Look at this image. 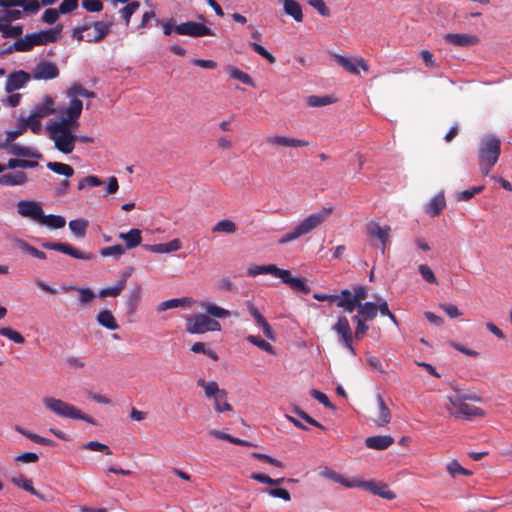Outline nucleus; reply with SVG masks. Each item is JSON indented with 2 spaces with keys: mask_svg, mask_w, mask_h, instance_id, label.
<instances>
[{
  "mask_svg": "<svg viewBox=\"0 0 512 512\" xmlns=\"http://www.w3.org/2000/svg\"><path fill=\"white\" fill-rule=\"evenodd\" d=\"M175 33L190 37L213 36L214 31L200 22L187 21L175 26Z\"/></svg>",
  "mask_w": 512,
  "mask_h": 512,
  "instance_id": "nucleus-10",
  "label": "nucleus"
},
{
  "mask_svg": "<svg viewBox=\"0 0 512 512\" xmlns=\"http://www.w3.org/2000/svg\"><path fill=\"white\" fill-rule=\"evenodd\" d=\"M97 322L99 325L109 330H117L119 328L115 317L109 310L100 311L97 315Z\"/></svg>",
  "mask_w": 512,
  "mask_h": 512,
  "instance_id": "nucleus-37",
  "label": "nucleus"
},
{
  "mask_svg": "<svg viewBox=\"0 0 512 512\" xmlns=\"http://www.w3.org/2000/svg\"><path fill=\"white\" fill-rule=\"evenodd\" d=\"M284 12L291 16L296 22H302L303 13L301 5L296 0L283 1Z\"/></svg>",
  "mask_w": 512,
  "mask_h": 512,
  "instance_id": "nucleus-34",
  "label": "nucleus"
},
{
  "mask_svg": "<svg viewBox=\"0 0 512 512\" xmlns=\"http://www.w3.org/2000/svg\"><path fill=\"white\" fill-rule=\"evenodd\" d=\"M335 59L340 66H342L346 71L350 72L351 74L358 75L360 73L359 68H361L363 71H368L369 69L366 61L362 58L357 60V64L353 63L347 57L341 55H337Z\"/></svg>",
  "mask_w": 512,
  "mask_h": 512,
  "instance_id": "nucleus-25",
  "label": "nucleus"
},
{
  "mask_svg": "<svg viewBox=\"0 0 512 512\" xmlns=\"http://www.w3.org/2000/svg\"><path fill=\"white\" fill-rule=\"evenodd\" d=\"M42 246L45 249L58 251L76 259L90 260L94 257L92 253L83 252L67 243L45 242Z\"/></svg>",
  "mask_w": 512,
  "mask_h": 512,
  "instance_id": "nucleus-14",
  "label": "nucleus"
},
{
  "mask_svg": "<svg viewBox=\"0 0 512 512\" xmlns=\"http://www.w3.org/2000/svg\"><path fill=\"white\" fill-rule=\"evenodd\" d=\"M63 25L58 24L55 27L31 34L25 35L22 46L26 52L31 51L35 46L47 45L56 42L61 37Z\"/></svg>",
  "mask_w": 512,
  "mask_h": 512,
  "instance_id": "nucleus-5",
  "label": "nucleus"
},
{
  "mask_svg": "<svg viewBox=\"0 0 512 512\" xmlns=\"http://www.w3.org/2000/svg\"><path fill=\"white\" fill-rule=\"evenodd\" d=\"M60 71L58 66L49 60L39 61L32 69L30 75L31 79L48 81L55 79L59 76Z\"/></svg>",
  "mask_w": 512,
  "mask_h": 512,
  "instance_id": "nucleus-11",
  "label": "nucleus"
},
{
  "mask_svg": "<svg viewBox=\"0 0 512 512\" xmlns=\"http://www.w3.org/2000/svg\"><path fill=\"white\" fill-rule=\"evenodd\" d=\"M394 443L393 437L389 435H378L366 438L365 444L370 449L384 450Z\"/></svg>",
  "mask_w": 512,
  "mask_h": 512,
  "instance_id": "nucleus-28",
  "label": "nucleus"
},
{
  "mask_svg": "<svg viewBox=\"0 0 512 512\" xmlns=\"http://www.w3.org/2000/svg\"><path fill=\"white\" fill-rule=\"evenodd\" d=\"M55 112L54 101L51 97L46 96L42 103L35 106L33 113L36 117L44 118Z\"/></svg>",
  "mask_w": 512,
  "mask_h": 512,
  "instance_id": "nucleus-38",
  "label": "nucleus"
},
{
  "mask_svg": "<svg viewBox=\"0 0 512 512\" xmlns=\"http://www.w3.org/2000/svg\"><path fill=\"white\" fill-rule=\"evenodd\" d=\"M448 398H458L461 402H467V401H473V402H480L482 399L480 396H478L475 393H465L461 390H455L453 394L448 395L446 399Z\"/></svg>",
  "mask_w": 512,
  "mask_h": 512,
  "instance_id": "nucleus-58",
  "label": "nucleus"
},
{
  "mask_svg": "<svg viewBox=\"0 0 512 512\" xmlns=\"http://www.w3.org/2000/svg\"><path fill=\"white\" fill-rule=\"evenodd\" d=\"M447 471L452 477H456L457 475H471V472L465 468H463L456 460H453L448 463Z\"/></svg>",
  "mask_w": 512,
  "mask_h": 512,
  "instance_id": "nucleus-62",
  "label": "nucleus"
},
{
  "mask_svg": "<svg viewBox=\"0 0 512 512\" xmlns=\"http://www.w3.org/2000/svg\"><path fill=\"white\" fill-rule=\"evenodd\" d=\"M247 273L251 277H256L261 274H271L274 277L282 276L284 274L283 269L278 268L274 264L269 265H254L248 268Z\"/></svg>",
  "mask_w": 512,
  "mask_h": 512,
  "instance_id": "nucleus-26",
  "label": "nucleus"
},
{
  "mask_svg": "<svg viewBox=\"0 0 512 512\" xmlns=\"http://www.w3.org/2000/svg\"><path fill=\"white\" fill-rule=\"evenodd\" d=\"M112 25V22H93V29L86 33V42H100L110 33Z\"/></svg>",
  "mask_w": 512,
  "mask_h": 512,
  "instance_id": "nucleus-19",
  "label": "nucleus"
},
{
  "mask_svg": "<svg viewBox=\"0 0 512 512\" xmlns=\"http://www.w3.org/2000/svg\"><path fill=\"white\" fill-rule=\"evenodd\" d=\"M41 1L38 0H0V7L2 8H22V16L24 15H35L38 13L41 7Z\"/></svg>",
  "mask_w": 512,
  "mask_h": 512,
  "instance_id": "nucleus-15",
  "label": "nucleus"
},
{
  "mask_svg": "<svg viewBox=\"0 0 512 512\" xmlns=\"http://www.w3.org/2000/svg\"><path fill=\"white\" fill-rule=\"evenodd\" d=\"M343 299L339 303V308L345 312H353L357 306L363 304V301L368 297V290L363 285H356L352 290H342Z\"/></svg>",
  "mask_w": 512,
  "mask_h": 512,
  "instance_id": "nucleus-8",
  "label": "nucleus"
},
{
  "mask_svg": "<svg viewBox=\"0 0 512 512\" xmlns=\"http://www.w3.org/2000/svg\"><path fill=\"white\" fill-rule=\"evenodd\" d=\"M390 230L391 229L389 226L381 227L376 222H370L367 225L368 235L371 237H376L380 240V242L382 244V253H384L385 247H386L387 243L389 242Z\"/></svg>",
  "mask_w": 512,
  "mask_h": 512,
  "instance_id": "nucleus-23",
  "label": "nucleus"
},
{
  "mask_svg": "<svg viewBox=\"0 0 512 512\" xmlns=\"http://www.w3.org/2000/svg\"><path fill=\"white\" fill-rule=\"evenodd\" d=\"M199 307L205 310L206 314H196L186 318L185 329L189 334H204L206 332H218L221 324L216 319H223L230 316V311L215 303L202 301Z\"/></svg>",
  "mask_w": 512,
  "mask_h": 512,
  "instance_id": "nucleus-1",
  "label": "nucleus"
},
{
  "mask_svg": "<svg viewBox=\"0 0 512 512\" xmlns=\"http://www.w3.org/2000/svg\"><path fill=\"white\" fill-rule=\"evenodd\" d=\"M15 430L37 444L45 445V446H54L55 445V442L53 440H51L49 438L42 437L38 434L32 433L20 426H16Z\"/></svg>",
  "mask_w": 512,
  "mask_h": 512,
  "instance_id": "nucleus-42",
  "label": "nucleus"
},
{
  "mask_svg": "<svg viewBox=\"0 0 512 512\" xmlns=\"http://www.w3.org/2000/svg\"><path fill=\"white\" fill-rule=\"evenodd\" d=\"M82 449L89 450V451H98L102 452L106 455H111L112 451L111 449L103 443H100L98 441H89L82 445Z\"/></svg>",
  "mask_w": 512,
  "mask_h": 512,
  "instance_id": "nucleus-55",
  "label": "nucleus"
},
{
  "mask_svg": "<svg viewBox=\"0 0 512 512\" xmlns=\"http://www.w3.org/2000/svg\"><path fill=\"white\" fill-rule=\"evenodd\" d=\"M358 311L361 313V316L364 317V320L372 321L377 317L378 307L374 302H364L363 304L356 307Z\"/></svg>",
  "mask_w": 512,
  "mask_h": 512,
  "instance_id": "nucleus-41",
  "label": "nucleus"
},
{
  "mask_svg": "<svg viewBox=\"0 0 512 512\" xmlns=\"http://www.w3.org/2000/svg\"><path fill=\"white\" fill-rule=\"evenodd\" d=\"M46 166L52 172L59 174V175H64L68 178L72 177L74 175V169L70 165L65 164V163L48 162Z\"/></svg>",
  "mask_w": 512,
  "mask_h": 512,
  "instance_id": "nucleus-44",
  "label": "nucleus"
},
{
  "mask_svg": "<svg viewBox=\"0 0 512 512\" xmlns=\"http://www.w3.org/2000/svg\"><path fill=\"white\" fill-rule=\"evenodd\" d=\"M249 46L253 49L254 52L265 58L270 64H274L276 62V57L272 55L265 47L256 43L250 42Z\"/></svg>",
  "mask_w": 512,
  "mask_h": 512,
  "instance_id": "nucleus-57",
  "label": "nucleus"
},
{
  "mask_svg": "<svg viewBox=\"0 0 512 512\" xmlns=\"http://www.w3.org/2000/svg\"><path fill=\"white\" fill-rule=\"evenodd\" d=\"M0 32L4 38H18L23 33L22 25H11L8 22H0Z\"/></svg>",
  "mask_w": 512,
  "mask_h": 512,
  "instance_id": "nucleus-40",
  "label": "nucleus"
},
{
  "mask_svg": "<svg viewBox=\"0 0 512 512\" xmlns=\"http://www.w3.org/2000/svg\"><path fill=\"white\" fill-rule=\"evenodd\" d=\"M22 18V11L19 9L4 8V10L0 11V22L11 23Z\"/></svg>",
  "mask_w": 512,
  "mask_h": 512,
  "instance_id": "nucleus-50",
  "label": "nucleus"
},
{
  "mask_svg": "<svg viewBox=\"0 0 512 512\" xmlns=\"http://www.w3.org/2000/svg\"><path fill=\"white\" fill-rule=\"evenodd\" d=\"M283 272L284 274L282 276H278V278H280L283 283L289 285L292 290L304 294H308L310 292L311 289L304 278L293 277L289 270L283 269Z\"/></svg>",
  "mask_w": 512,
  "mask_h": 512,
  "instance_id": "nucleus-20",
  "label": "nucleus"
},
{
  "mask_svg": "<svg viewBox=\"0 0 512 512\" xmlns=\"http://www.w3.org/2000/svg\"><path fill=\"white\" fill-rule=\"evenodd\" d=\"M181 241L179 239H173L167 243L160 244H147L144 248L153 253H170L181 249Z\"/></svg>",
  "mask_w": 512,
  "mask_h": 512,
  "instance_id": "nucleus-27",
  "label": "nucleus"
},
{
  "mask_svg": "<svg viewBox=\"0 0 512 512\" xmlns=\"http://www.w3.org/2000/svg\"><path fill=\"white\" fill-rule=\"evenodd\" d=\"M267 145L274 149L278 148H298V147H306L309 145V142L304 139H297L293 137H287L282 135H272L268 136L265 139Z\"/></svg>",
  "mask_w": 512,
  "mask_h": 512,
  "instance_id": "nucleus-13",
  "label": "nucleus"
},
{
  "mask_svg": "<svg viewBox=\"0 0 512 512\" xmlns=\"http://www.w3.org/2000/svg\"><path fill=\"white\" fill-rule=\"evenodd\" d=\"M78 124L77 120L69 119L65 115L61 120L51 122L47 128L59 129L60 126L62 130H71V127L78 126Z\"/></svg>",
  "mask_w": 512,
  "mask_h": 512,
  "instance_id": "nucleus-51",
  "label": "nucleus"
},
{
  "mask_svg": "<svg viewBox=\"0 0 512 512\" xmlns=\"http://www.w3.org/2000/svg\"><path fill=\"white\" fill-rule=\"evenodd\" d=\"M321 476L328 478L336 483L343 485L346 488H356L357 478L347 479L340 473L326 468L320 473Z\"/></svg>",
  "mask_w": 512,
  "mask_h": 512,
  "instance_id": "nucleus-30",
  "label": "nucleus"
},
{
  "mask_svg": "<svg viewBox=\"0 0 512 512\" xmlns=\"http://www.w3.org/2000/svg\"><path fill=\"white\" fill-rule=\"evenodd\" d=\"M237 230L236 224L229 219H224L218 221L212 228V232L214 233H225V234H233Z\"/></svg>",
  "mask_w": 512,
  "mask_h": 512,
  "instance_id": "nucleus-46",
  "label": "nucleus"
},
{
  "mask_svg": "<svg viewBox=\"0 0 512 512\" xmlns=\"http://www.w3.org/2000/svg\"><path fill=\"white\" fill-rule=\"evenodd\" d=\"M332 329L339 336V341L349 350L352 355L355 356L356 351L353 347V333L348 318L344 315L339 316Z\"/></svg>",
  "mask_w": 512,
  "mask_h": 512,
  "instance_id": "nucleus-9",
  "label": "nucleus"
},
{
  "mask_svg": "<svg viewBox=\"0 0 512 512\" xmlns=\"http://www.w3.org/2000/svg\"><path fill=\"white\" fill-rule=\"evenodd\" d=\"M31 80L30 73L24 70H18L13 73H10L7 76L5 82V91L7 93H12L16 90L23 88L29 81Z\"/></svg>",
  "mask_w": 512,
  "mask_h": 512,
  "instance_id": "nucleus-16",
  "label": "nucleus"
},
{
  "mask_svg": "<svg viewBox=\"0 0 512 512\" xmlns=\"http://www.w3.org/2000/svg\"><path fill=\"white\" fill-rule=\"evenodd\" d=\"M68 95L72 98V99H78L77 97L78 96H82V97H88V98H92L95 96V93L92 92V91H89L87 89H85L83 86H81L80 84H74L68 91Z\"/></svg>",
  "mask_w": 512,
  "mask_h": 512,
  "instance_id": "nucleus-53",
  "label": "nucleus"
},
{
  "mask_svg": "<svg viewBox=\"0 0 512 512\" xmlns=\"http://www.w3.org/2000/svg\"><path fill=\"white\" fill-rule=\"evenodd\" d=\"M0 149L5 150L9 155L17 157L40 158L41 154L32 151L28 147L21 146L15 143H0Z\"/></svg>",
  "mask_w": 512,
  "mask_h": 512,
  "instance_id": "nucleus-21",
  "label": "nucleus"
},
{
  "mask_svg": "<svg viewBox=\"0 0 512 512\" xmlns=\"http://www.w3.org/2000/svg\"><path fill=\"white\" fill-rule=\"evenodd\" d=\"M38 223L53 229H60L65 226L66 220L63 216L53 214L45 215L44 212H42Z\"/></svg>",
  "mask_w": 512,
  "mask_h": 512,
  "instance_id": "nucleus-35",
  "label": "nucleus"
},
{
  "mask_svg": "<svg viewBox=\"0 0 512 512\" xmlns=\"http://www.w3.org/2000/svg\"><path fill=\"white\" fill-rule=\"evenodd\" d=\"M43 404L47 410L59 417L83 420L92 425L97 424L93 417L83 413L76 406L69 404L61 399L55 397H45L43 399Z\"/></svg>",
  "mask_w": 512,
  "mask_h": 512,
  "instance_id": "nucleus-4",
  "label": "nucleus"
},
{
  "mask_svg": "<svg viewBox=\"0 0 512 512\" xmlns=\"http://www.w3.org/2000/svg\"><path fill=\"white\" fill-rule=\"evenodd\" d=\"M420 275L422 278L431 284H438L437 278L435 277L432 269L425 264H421L418 268Z\"/></svg>",
  "mask_w": 512,
  "mask_h": 512,
  "instance_id": "nucleus-64",
  "label": "nucleus"
},
{
  "mask_svg": "<svg viewBox=\"0 0 512 512\" xmlns=\"http://www.w3.org/2000/svg\"><path fill=\"white\" fill-rule=\"evenodd\" d=\"M17 210L22 217L30 218L36 222H38L43 212L39 203L29 200L19 201L17 204Z\"/></svg>",
  "mask_w": 512,
  "mask_h": 512,
  "instance_id": "nucleus-17",
  "label": "nucleus"
},
{
  "mask_svg": "<svg viewBox=\"0 0 512 512\" xmlns=\"http://www.w3.org/2000/svg\"><path fill=\"white\" fill-rule=\"evenodd\" d=\"M0 335L7 337L17 344H23L25 342V338L22 334L10 327L0 328Z\"/></svg>",
  "mask_w": 512,
  "mask_h": 512,
  "instance_id": "nucleus-54",
  "label": "nucleus"
},
{
  "mask_svg": "<svg viewBox=\"0 0 512 512\" xmlns=\"http://www.w3.org/2000/svg\"><path fill=\"white\" fill-rule=\"evenodd\" d=\"M47 130L49 138L54 142V146L59 152L63 154L73 152L78 138L77 135L73 134L71 130H62L60 126L59 129L47 128Z\"/></svg>",
  "mask_w": 512,
  "mask_h": 512,
  "instance_id": "nucleus-7",
  "label": "nucleus"
},
{
  "mask_svg": "<svg viewBox=\"0 0 512 512\" xmlns=\"http://www.w3.org/2000/svg\"><path fill=\"white\" fill-rule=\"evenodd\" d=\"M313 297L318 301H328L330 303H335L337 307H339V303L343 299L342 290L339 294L314 293Z\"/></svg>",
  "mask_w": 512,
  "mask_h": 512,
  "instance_id": "nucleus-63",
  "label": "nucleus"
},
{
  "mask_svg": "<svg viewBox=\"0 0 512 512\" xmlns=\"http://www.w3.org/2000/svg\"><path fill=\"white\" fill-rule=\"evenodd\" d=\"M226 71L228 72L230 77H232L233 79H236L243 84L254 86V82H253V79L251 78V76L249 74L243 72L242 70L238 69L237 67L228 65L226 67Z\"/></svg>",
  "mask_w": 512,
  "mask_h": 512,
  "instance_id": "nucleus-43",
  "label": "nucleus"
},
{
  "mask_svg": "<svg viewBox=\"0 0 512 512\" xmlns=\"http://www.w3.org/2000/svg\"><path fill=\"white\" fill-rule=\"evenodd\" d=\"M332 207H324L321 210L311 213L301 222H299L290 232L283 235L278 243L283 245L295 241L298 238L305 236L312 232L314 229L321 226L332 214Z\"/></svg>",
  "mask_w": 512,
  "mask_h": 512,
  "instance_id": "nucleus-2",
  "label": "nucleus"
},
{
  "mask_svg": "<svg viewBox=\"0 0 512 512\" xmlns=\"http://www.w3.org/2000/svg\"><path fill=\"white\" fill-rule=\"evenodd\" d=\"M443 39L446 43L457 47H470L479 42V38L472 34L447 33Z\"/></svg>",
  "mask_w": 512,
  "mask_h": 512,
  "instance_id": "nucleus-18",
  "label": "nucleus"
},
{
  "mask_svg": "<svg viewBox=\"0 0 512 512\" xmlns=\"http://www.w3.org/2000/svg\"><path fill=\"white\" fill-rule=\"evenodd\" d=\"M41 119L32 112L22 126H25L26 129L30 128L34 134H38L41 130Z\"/></svg>",
  "mask_w": 512,
  "mask_h": 512,
  "instance_id": "nucleus-59",
  "label": "nucleus"
},
{
  "mask_svg": "<svg viewBox=\"0 0 512 512\" xmlns=\"http://www.w3.org/2000/svg\"><path fill=\"white\" fill-rule=\"evenodd\" d=\"M246 339L251 344L257 346L258 348H260L268 353H271V354L275 353L273 346L269 342L261 339L260 337H257L254 335H249Z\"/></svg>",
  "mask_w": 512,
  "mask_h": 512,
  "instance_id": "nucleus-56",
  "label": "nucleus"
},
{
  "mask_svg": "<svg viewBox=\"0 0 512 512\" xmlns=\"http://www.w3.org/2000/svg\"><path fill=\"white\" fill-rule=\"evenodd\" d=\"M19 247L22 249V251L28 253L29 255H31L35 258H38L41 260L46 259V254L43 251L35 248L34 246L30 245L29 243H27L25 241H20Z\"/></svg>",
  "mask_w": 512,
  "mask_h": 512,
  "instance_id": "nucleus-60",
  "label": "nucleus"
},
{
  "mask_svg": "<svg viewBox=\"0 0 512 512\" xmlns=\"http://www.w3.org/2000/svg\"><path fill=\"white\" fill-rule=\"evenodd\" d=\"M88 227V221L85 219H75L69 222V229L78 238H84Z\"/></svg>",
  "mask_w": 512,
  "mask_h": 512,
  "instance_id": "nucleus-45",
  "label": "nucleus"
},
{
  "mask_svg": "<svg viewBox=\"0 0 512 512\" xmlns=\"http://www.w3.org/2000/svg\"><path fill=\"white\" fill-rule=\"evenodd\" d=\"M83 109V103L79 99H71L69 106L66 108L64 114L69 117V119L77 120L79 119Z\"/></svg>",
  "mask_w": 512,
  "mask_h": 512,
  "instance_id": "nucleus-47",
  "label": "nucleus"
},
{
  "mask_svg": "<svg viewBox=\"0 0 512 512\" xmlns=\"http://www.w3.org/2000/svg\"><path fill=\"white\" fill-rule=\"evenodd\" d=\"M447 411L451 416L471 421L478 417H484L485 411L477 406L470 405L467 402H461L458 398H448Z\"/></svg>",
  "mask_w": 512,
  "mask_h": 512,
  "instance_id": "nucleus-6",
  "label": "nucleus"
},
{
  "mask_svg": "<svg viewBox=\"0 0 512 512\" xmlns=\"http://www.w3.org/2000/svg\"><path fill=\"white\" fill-rule=\"evenodd\" d=\"M197 385L202 387L205 392V396L210 399L216 400L217 397L227 398V392L224 389H220L215 381L206 382L200 378L197 380Z\"/></svg>",
  "mask_w": 512,
  "mask_h": 512,
  "instance_id": "nucleus-24",
  "label": "nucleus"
},
{
  "mask_svg": "<svg viewBox=\"0 0 512 512\" xmlns=\"http://www.w3.org/2000/svg\"><path fill=\"white\" fill-rule=\"evenodd\" d=\"M446 206V200L443 193H439L434 196L430 202L426 205L425 211L431 217L440 215Z\"/></svg>",
  "mask_w": 512,
  "mask_h": 512,
  "instance_id": "nucleus-32",
  "label": "nucleus"
},
{
  "mask_svg": "<svg viewBox=\"0 0 512 512\" xmlns=\"http://www.w3.org/2000/svg\"><path fill=\"white\" fill-rule=\"evenodd\" d=\"M125 249L126 248L123 247L122 245H114V246L104 247L100 250V255L103 257L113 256V257L118 258L125 253Z\"/></svg>",
  "mask_w": 512,
  "mask_h": 512,
  "instance_id": "nucleus-61",
  "label": "nucleus"
},
{
  "mask_svg": "<svg viewBox=\"0 0 512 512\" xmlns=\"http://www.w3.org/2000/svg\"><path fill=\"white\" fill-rule=\"evenodd\" d=\"M119 238L125 242L127 249H133L141 244L142 232L137 228H133L126 233H120Z\"/></svg>",
  "mask_w": 512,
  "mask_h": 512,
  "instance_id": "nucleus-33",
  "label": "nucleus"
},
{
  "mask_svg": "<svg viewBox=\"0 0 512 512\" xmlns=\"http://www.w3.org/2000/svg\"><path fill=\"white\" fill-rule=\"evenodd\" d=\"M357 487H362L383 499L393 500L396 497V494L389 489L388 485L380 481H364L357 478Z\"/></svg>",
  "mask_w": 512,
  "mask_h": 512,
  "instance_id": "nucleus-12",
  "label": "nucleus"
},
{
  "mask_svg": "<svg viewBox=\"0 0 512 512\" xmlns=\"http://www.w3.org/2000/svg\"><path fill=\"white\" fill-rule=\"evenodd\" d=\"M28 181L27 174L23 171L7 173L0 176L1 186H19Z\"/></svg>",
  "mask_w": 512,
  "mask_h": 512,
  "instance_id": "nucleus-29",
  "label": "nucleus"
},
{
  "mask_svg": "<svg viewBox=\"0 0 512 512\" xmlns=\"http://www.w3.org/2000/svg\"><path fill=\"white\" fill-rule=\"evenodd\" d=\"M11 482L13 484H15L16 486L24 489L25 491L31 493L32 495H34L40 499H44V496L41 493H39L37 490L34 489V487L32 486V481L27 479L25 476L19 475V476L12 477Z\"/></svg>",
  "mask_w": 512,
  "mask_h": 512,
  "instance_id": "nucleus-39",
  "label": "nucleus"
},
{
  "mask_svg": "<svg viewBox=\"0 0 512 512\" xmlns=\"http://www.w3.org/2000/svg\"><path fill=\"white\" fill-rule=\"evenodd\" d=\"M63 290L66 292L69 290L77 291L79 293V304L81 306H87L95 298V294L90 288L69 286V287H63Z\"/></svg>",
  "mask_w": 512,
  "mask_h": 512,
  "instance_id": "nucleus-36",
  "label": "nucleus"
},
{
  "mask_svg": "<svg viewBox=\"0 0 512 512\" xmlns=\"http://www.w3.org/2000/svg\"><path fill=\"white\" fill-rule=\"evenodd\" d=\"M376 402L377 413L375 414V416L372 417V420L375 422L376 425L382 427L390 423L391 412L380 394L377 395Z\"/></svg>",
  "mask_w": 512,
  "mask_h": 512,
  "instance_id": "nucleus-22",
  "label": "nucleus"
},
{
  "mask_svg": "<svg viewBox=\"0 0 512 512\" xmlns=\"http://www.w3.org/2000/svg\"><path fill=\"white\" fill-rule=\"evenodd\" d=\"M130 276V272L121 274L117 284L113 287H105L100 290V297H117L121 294L126 286L127 279Z\"/></svg>",
  "mask_w": 512,
  "mask_h": 512,
  "instance_id": "nucleus-31",
  "label": "nucleus"
},
{
  "mask_svg": "<svg viewBox=\"0 0 512 512\" xmlns=\"http://www.w3.org/2000/svg\"><path fill=\"white\" fill-rule=\"evenodd\" d=\"M336 99L333 96L325 95V96H309L306 99V103L310 107H322L327 106L334 103Z\"/></svg>",
  "mask_w": 512,
  "mask_h": 512,
  "instance_id": "nucleus-49",
  "label": "nucleus"
},
{
  "mask_svg": "<svg viewBox=\"0 0 512 512\" xmlns=\"http://www.w3.org/2000/svg\"><path fill=\"white\" fill-rule=\"evenodd\" d=\"M501 153V141L494 135H486L481 139L478 159L483 175H488L497 163Z\"/></svg>",
  "mask_w": 512,
  "mask_h": 512,
  "instance_id": "nucleus-3",
  "label": "nucleus"
},
{
  "mask_svg": "<svg viewBox=\"0 0 512 512\" xmlns=\"http://www.w3.org/2000/svg\"><path fill=\"white\" fill-rule=\"evenodd\" d=\"M185 303H190V299L186 298V297H184V298L169 299V300L161 302L157 306V311L158 312H164V311L169 310V309H174V308L182 307V306H184Z\"/></svg>",
  "mask_w": 512,
  "mask_h": 512,
  "instance_id": "nucleus-48",
  "label": "nucleus"
},
{
  "mask_svg": "<svg viewBox=\"0 0 512 512\" xmlns=\"http://www.w3.org/2000/svg\"><path fill=\"white\" fill-rule=\"evenodd\" d=\"M139 7L140 3L138 1H132L120 10L126 25H129L131 16L139 9Z\"/></svg>",
  "mask_w": 512,
  "mask_h": 512,
  "instance_id": "nucleus-52",
  "label": "nucleus"
}]
</instances>
